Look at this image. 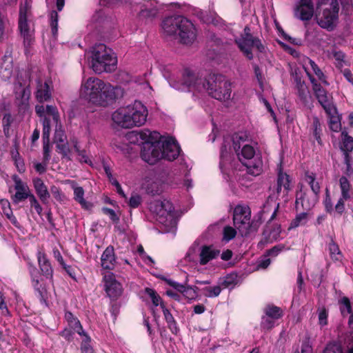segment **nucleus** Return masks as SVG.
I'll list each match as a JSON object with an SVG mask.
<instances>
[{
    "mask_svg": "<svg viewBox=\"0 0 353 353\" xmlns=\"http://www.w3.org/2000/svg\"><path fill=\"white\" fill-rule=\"evenodd\" d=\"M50 26L52 28V34L54 36L57 33L58 30V19L59 15L56 11H52L50 14Z\"/></svg>",
    "mask_w": 353,
    "mask_h": 353,
    "instance_id": "nucleus-56",
    "label": "nucleus"
},
{
    "mask_svg": "<svg viewBox=\"0 0 353 353\" xmlns=\"http://www.w3.org/2000/svg\"><path fill=\"white\" fill-rule=\"evenodd\" d=\"M28 198L29 199L31 208H34L37 212L39 214H41L43 209L37 200L36 197L32 194H30Z\"/></svg>",
    "mask_w": 353,
    "mask_h": 353,
    "instance_id": "nucleus-60",
    "label": "nucleus"
},
{
    "mask_svg": "<svg viewBox=\"0 0 353 353\" xmlns=\"http://www.w3.org/2000/svg\"><path fill=\"white\" fill-rule=\"evenodd\" d=\"M281 233V228L279 225H275L273 228L269 229V227L267 226L263 234L265 236V238L269 241H276L279 238Z\"/></svg>",
    "mask_w": 353,
    "mask_h": 353,
    "instance_id": "nucleus-35",
    "label": "nucleus"
},
{
    "mask_svg": "<svg viewBox=\"0 0 353 353\" xmlns=\"http://www.w3.org/2000/svg\"><path fill=\"white\" fill-rule=\"evenodd\" d=\"M309 63L310 64V66H311L313 72L318 77L319 80H321L324 83L327 84V81L325 79V77L324 74L321 70V69L318 67V65L315 63V62L314 61L310 59Z\"/></svg>",
    "mask_w": 353,
    "mask_h": 353,
    "instance_id": "nucleus-55",
    "label": "nucleus"
},
{
    "mask_svg": "<svg viewBox=\"0 0 353 353\" xmlns=\"http://www.w3.org/2000/svg\"><path fill=\"white\" fill-rule=\"evenodd\" d=\"M328 116V123L330 128L334 132H338L341 130V124L339 119V116L338 115V112L336 107L334 108V112L330 113L329 112H325Z\"/></svg>",
    "mask_w": 353,
    "mask_h": 353,
    "instance_id": "nucleus-33",
    "label": "nucleus"
},
{
    "mask_svg": "<svg viewBox=\"0 0 353 353\" xmlns=\"http://www.w3.org/2000/svg\"><path fill=\"white\" fill-rule=\"evenodd\" d=\"M323 203L325 205V211L327 212L332 214L334 212H335L336 213H337L335 211V208H334V207H333L330 194V191H329L328 188H326V190H325V198L323 201Z\"/></svg>",
    "mask_w": 353,
    "mask_h": 353,
    "instance_id": "nucleus-50",
    "label": "nucleus"
},
{
    "mask_svg": "<svg viewBox=\"0 0 353 353\" xmlns=\"http://www.w3.org/2000/svg\"><path fill=\"white\" fill-rule=\"evenodd\" d=\"M219 253V250L214 249L212 246H203L199 254L200 264L202 265H206L211 260L216 259Z\"/></svg>",
    "mask_w": 353,
    "mask_h": 353,
    "instance_id": "nucleus-26",
    "label": "nucleus"
},
{
    "mask_svg": "<svg viewBox=\"0 0 353 353\" xmlns=\"http://www.w3.org/2000/svg\"><path fill=\"white\" fill-rule=\"evenodd\" d=\"M14 182V188L16 193L13 196V201L16 203L28 199L30 194V190L27 184L23 183L17 175L13 176Z\"/></svg>",
    "mask_w": 353,
    "mask_h": 353,
    "instance_id": "nucleus-17",
    "label": "nucleus"
},
{
    "mask_svg": "<svg viewBox=\"0 0 353 353\" xmlns=\"http://www.w3.org/2000/svg\"><path fill=\"white\" fill-rule=\"evenodd\" d=\"M154 206L161 207V209H163V216L171 215V213L174 211V207L172 204L167 200L155 201L154 202Z\"/></svg>",
    "mask_w": 353,
    "mask_h": 353,
    "instance_id": "nucleus-36",
    "label": "nucleus"
},
{
    "mask_svg": "<svg viewBox=\"0 0 353 353\" xmlns=\"http://www.w3.org/2000/svg\"><path fill=\"white\" fill-rule=\"evenodd\" d=\"M37 90L35 92L36 98L38 101L43 103L48 101L52 96L51 91L47 81H43L38 78L36 80Z\"/></svg>",
    "mask_w": 353,
    "mask_h": 353,
    "instance_id": "nucleus-19",
    "label": "nucleus"
},
{
    "mask_svg": "<svg viewBox=\"0 0 353 353\" xmlns=\"http://www.w3.org/2000/svg\"><path fill=\"white\" fill-rule=\"evenodd\" d=\"M231 149L230 139H225L221 148V158L226 157Z\"/></svg>",
    "mask_w": 353,
    "mask_h": 353,
    "instance_id": "nucleus-59",
    "label": "nucleus"
},
{
    "mask_svg": "<svg viewBox=\"0 0 353 353\" xmlns=\"http://www.w3.org/2000/svg\"><path fill=\"white\" fill-rule=\"evenodd\" d=\"M19 28L23 33H27L28 31L26 11L22 8L19 11Z\"/></svg>",
    "mask_w": 353,
    "mask_h": 353,
    "instance_id": "nucleus-41",
    "label": "nucleus"
},
{
    "mask_svg": "<svg viewBox=\"0 0 353 353\" xmlns=\"http://www.w3.org/2000/svg\"><path fill=\"white\" fill-rule=\"evenodd\" d=\"M295 82L298 96L303 102L307 103L309 97V91L307 85L298 75L295 77Z\"/></svg>",
    "mask_w": 353,
    "mask_h": 353,
    "instance_id": "nucleus-30",
    "label": "nucleus"
},
{
    "mask_svg": "<svg viewBox=\"0 0 353 353\" xmlns=\"http://www.w3.org/2000/svg\"><path fill=\"white\" fill-rule=\"evenodd\" d=\"M105 290L110 298L116 299L121 294V285L112 275L105 276Z\"/></svg>",
    "mask_w": 353,
    "mask_h": 353,
    "instance_id": "nucleus-18",
    "label": "nucleus"
},
{
    "mask_svg": "<svg viewBox=\"0 0 353 353\" xmlns=\"http://www.w3.org/2000/svg\"><path fill=\"white\" fill-rule=\"evenodd\" d=\"M148 117V110L141 102L135 101L133 104L116 110L112 116V121L123 128L141 126Z\"/></svg>",
    "mask_w": 353,
    "mask_h": 353,
    "instance_id": "nucleus-3",
    "label": "nucleus"
},
{
    "mask_svg": "<svg viewBox=\"0 0 353 353\" xmlns=\"http://www.w3.org/2000/svg\"><path fill=\"white\" fill-rule=\"evenodd\" d=\"M43 123V140L50 141V121L47 117L42 119Z\"/></svg>",
    "mask_w": 353,
    "mask_h": 353,
    "instance_id": "nucleus-51",
    "label": "nucleus"
},
{
    "mask_svg": "<svg viewBox=\"0 0 353 353\" xmlns=\"http://www.w3.org/2000/svg\"><path fill=\"white\" fill-rule=\"evenodd\" d=\"M314 12L312 0H301L294 10V16L301 21H309L313 17Z\"/></svg>",
    "mask_w": 353,
    "mask_h": 353,
    "instance_id": "nucleus-16",
    "label": "nucleus"
},
{
    "mask_svg": "<svg viewBox=\"0 0 353 353\" xmlns=\"http://www.w3.org/2000/svg\"><path fill=\"white\" fill-rule=\"evenodd\" d=\"M328 249L330 252V254L331 258L333 260L339 261L341 257V254L339 250V246L336 244L332 239H331V242L328 245Z\"/></svg>",
    "mask_w": 353,
    "mask_h": 353,
    "instance_id": "nucleus-42",
    "label": "nucleus"
},
{
    "mask_svg": "<svg viewBox=\"0 0 353 353\" xmlns=\"http://www.w3.org/2000/svg\"><path fill=\"white\" fill-rule=\"evenodd\" d=\"M161 8V5L159 2L156 1H147L141 7L139 14L142 17L154 18L157 15Z\"/></svg>",
    "mask_w": 353,
    "mask_h": 353,
    "instance_id": "nucleus-22",
    "label": "nucleus"
},
{
    "mask_svg": "<svg viewBox=\"0 0 353 353\" xmlns=\"http://www.w3.org/2000/svg\"><path fill=\"white\" fill-rule=\"evenodd\" d=\"M77 333L74 330L68 327H66L63 331L61 332L60 335L65 339L70 341L73 339L74 334Z\"/></svg>",
    "mask_w": 353,
    "mask_h": 353,
    "instance_id": "nucleus-62",
    "label": "nucleus"
},
{
    "mask_svg": "<svg viewBox=\"0 0 353 353\" xmlns=\"http://www.w3.org/2000/svg\"><path fill=\"white\" fill-rule=\"evenodd\" d=\"M341 143L340 149L344 156V163L346 165L345 174H350L351 172V156L350 153L353 150V138L349 136L345 130L341 132Z\"/></svg>",
    "mask_w": 353,
    "mask_h": 353,
    "instance_id": "nucleus-12",
    "label": "nucleus"
},
{
    "mask_svg": "<svg viewBox=\"0 0 353 353\" xmlns=\"http://www.w3.org/2000/svg\"><path fill=\"white\" fill-rule=\"evenodd\" d=\"M33 184L35 191L41 201L43 203H46L50 195L43 180L40 178H35L33 179Z\"/></svg>",
    "mask_w": 353,
    "mask_h": 353,
    "instance_id": "nucleus-27",
    "label": "nucleus"
},
{
    "mask_svg": "<svg viewBox=\"0 0 353 353\" xmlns=\"http://www.w3.org/2000/svg\"><path fill=\"white\" fill-rule=\"evenodd\" d=\"M312 128H313V135H314L315 139L317 141V142L319 144H321V123H320L319 119L317 117L313 118Z\"/></svg>",
    "mask_w": 353,
    "mask_h": 353,
    "instance_id": "nucleus-44",
    "label": "nucleus"
},
{
    "mask_svg": "<svg viewBox=\"0 0 353 353\" xmlns=\"http://www.w3.org/2000/svg\"><path fill=\"white\" fill-rule=\"evenodd\" d=\"M12 74V67L10 64L3 63L0 66V77L2 80L7 81L10 79Z\"/></svg>",
    "mask_w": 353,
    "mask_h": 353,
    "instance_id": "nucleus-43",
    "label": "nucleus"
},
{
    "mask_svg": "<svg viewBox=\"0 0 353 353\" xmlns=\"http://www.w3.org/2000/svg\"><path fill=\"white\" fill-rule=\"evenodd\" d=\"M101 261L103 269L112 270L114 268L116 259L113 246L109 245L106 248L102 254Z\"/></svg>",
    "mask_w": 353,
    "mask_h": 353,
    "instance_id": "nucleus-25",
    "label": "nucleus"
},
{
    "mask_svg": "<svg viewBox=\"0 0 353 353\" xmlns=\"http://www.w3.org/2000/svg\"><path fill=\"white\" fill-rule=\"evenodd\" d=\"M239 161L246 167L247 172L254 176L259 175L263 166V161L259 155L255 154L254 148L248 144L244 145L239 152H237Z\"/></svg>",
    "mask_w": 353,
    "mask_h": 353,
    "instance_id": "nucleus-7",
    "label": "nucleus"
},
{
    "mask_svg": "<svg viewBox=\"0 0 353 353\" xmlns=\"http://www.w3.org/2000/svg\"><path fill=\"white\" fill-rule=\"evenodd\" d=\"M251 211L247 205H236L233 212V223L242 236H247L250 233L256 232L261 223V218L254 217L250 221Z\"/></svg>",
    "mask_w": 353,
    "mask_h": 353,
    "instance_id": "nucleus-6",
    "label": "nucleus"
},
{
    "mask_svg": "<svg viewBox=\"0 0 353 353\" xmlns=\"http://www.w3.org/2000/svg\"><path fill=\"white\" fill-rule=\"evenodd\" d=\"M339 303L340 305L341 314L343 316L350 314L348 319V323L349 325H351L353 323V314L351 313L352 306L350 299L344 296L339 301Z\"/></svg>",
    "mask_w": 353,
    "mask_h": 353,
    "instance_id": "nucleus-31",
    "label": "nucleus"
},
{
    "mask_svg": "<svg viewBox=\"0 0 353 353\" xmlns=\"http://www.w3.org/2000/svg\"><path fill=\"white\" fill-rule=\"evenodd\" d=\"M83 337L81 344V353H94V350L90 344L91 338L87 334V333L81 335Z\"/></svg>",
    "mask_w": 353,
    "mask_h": 353,
    "instance_id": "nucleus-39",
    "label": "nucleus"
},
{
    "mask_svg": "<svg viewBox=\"0 0 353 353\" xmlns=\"http://www.w3.org/2000/svg\"><path fill=\"white\" fill-rule=\"evenodd\" d=\"M14 94L16 99L21 100L22 103L27 101L30 95L29 83L21 82L19 77H18L14 84Z\"/></svg>",
    "mask_w": 353,
    "mask_h": 353,
    "instance_id": "nucleus-23",
    "label": "nucleus"
},
{
    "mask_svg": "<svg viewBox=\"0 0 353 353\" xmlns=\"http://www.w3.org/2000/svg\"><path fill=\"white\" fill-rule=\"evenodd\" d=\"M236 231L231 226H225L223 230V240L228 242L235 237Z\"/></svg>",
    "mask_w": 353,
    "mask_h": 353,
    "instance_id": "nucleus-47",
    "label": "nucleus"
},
{
    "mask_svg": "<svg viewBox=\"0 0 353 353\" xmlns=\"http://www.w3.org/2000/svg\"><path fill=\"white\" fill-rule=\"evenodd\" d=\"M236 275L228 274L223 278L222 282L221 283V285L223 288H232L236 283Z\"/></svg>",
    "mask_w": 353,
    "mask_h": 353,
    "instance_id": "nucleus-53",
    "label": "nucleus"
},
{
    "mask_svg": "<svg viewBox=\"0 0 353 353\" xmlns=\"http://www.w3.org/2000/svg\"><path fill=\"white\" fill-rule=\"evenodd\" d=\"M204 295L208 297H216L219 296L221 292V288L219 285L214 287H206L203 288Z\"/></svg>",
    "mask_w": 353,
    "mask_h": 353,
    "instance_id": "nucleus-49",
    "label": "nucleus"
},
{
    "mask_svg": "<svg viewBox=\"0 0 353 353\" xmlns=\"http://www.w3.org/2000/svg\"><path fill=\"white\" fill-rule=\"evenodd\" d=\"M0 311L1 314L4 316L10 314L9 310L7 307V305L5 302V298L3 294L0 292Z\"/></svg>",
    "mask_w": 353,
    "mask_h": 353,
    "instance_id": "nucleus-64",
    "label": "nucleus"
},
{
    "mask_svg": "<svg viewBox=\"0 0 353 353\" xmlns=\"http://www.w3.org/2000/svg\"><path fill=\"white\" fill-rule=\"evenodd\" d=\"M37 259L39 266L43 276L46 279H52L53 276V269L46 255L41 252H39L37 253Z\"/></svg>",
    "mask_w": 353,
    "mask_h": 353,
    "instance_id": "nucleus-24",
    "label": "nucleus"
},
{
    "mask_svg": "<svg viewBox=\"0 0 353 353\" xmlns=\"http://www.w3.org/2000/svg\"><path fill=\"white\" fill-rule=\"evenodd\" d=\"M353 338L350 335L344 339L343 345L336 343H328L323 350V353H353Z\"/></svg>",
    "mask_w": 353,
    "mask_h": 353,
    "instance_id": "nucleus-15",
    "label": "nucleus"
},
{
    "mask_svg": "<svg viewBox=\"0 0 353 353\" xmlns=\"http://www.w3.org/2000/svg\"><path fill=\"white\" fill-rule=\"evenodd\" d=\"M339 10L337 0H316L317 23L324 29L332 30L338 20Z\"/></svg>",
    "mask_w": 353,
    "mask_h": 353,
    "instance_id": "nucleus-5",
    "label": "nucleus"
},
{
    "mask_svg": "<svg viewBox=\"0 0 353 353\" xmlns=\"http://www.w3.org/2000/svg\"><path fill=\"white\" fill-rule=\"evenodd\" d=\"M317 199L316 196H313L310 199L305 192L301 191L296 195V208L297 210H299L301 208L305 210H310L316 204Z\"/></svg>",
    "mask_w": 353,
    "mask_h": 353,
    "instance_id": "nucleus-21",
    "label": "nucleus"
},
{
    "mask_svg": "<svg viewBox=\"0 0 353 353\" xmlns=\"http://www.w3.org/2000/svg\"><path fill=\"white\" fill-rule=\"evenodd\" d=\"M196 290H198V288L196 287H190V286H185L184 288V290L181 292L183 296L189 299H194L197 296Z\"/></svg>",
    "mask_w": 353,
    "mask_h": 353,
    "instance_id": "nucleus-57",
    "label": "nucleus"
},
{
    "mask_svg": "<svg viewBox=\"0 0 353 353\" xmlns=\"http://www.w3.org/2000/svg\"><path fill=\"white\" fill-rule=\"evenodd\" d=\"M68 327L72 329L74 332H76L80 336L86 333L83 330L81 323L78 319H76L74 321H70V322L68 323Z\"/></svg>",
    "mask_w": 353,
    "mask_h": 353,
    "instance_id": "nucleus-52",
    "label": "nucleus"
},
{
    "mask_svg": "<svg viewBox=\"0 0 353 353\" xmlns=\"http://www.w3.org/2000/svg\"><path fill=\"white\" fill-rule=\"evenodd\" d=\"M145 292L150 296L154 305L158 306L159 305L161 306V304L163 303L160 296L153 289L146 288Z\"/></svg>",
    "mask_w": 353,
    "mask_h": 353,
    "instance_id": "nucleus-45",
    "label": "nucleus"
},
{
    "mask_svg": "<svg viewBox=\"0 0 353 353\" xmlns=\"http://www.w3.org/2000/svg\"><path fill=\"white\" fill-rule=\"evenodd\" d=\"M162 27L167 34L173 35L179 32L180 28L191 30L192 23L183 16L175 15L165 18L163 21Z\"/></svg>",
    "mask_w": 353,
    "mask_h": 353,
    "instance_id": "nucleus-9",
    "label": "nucleus"
},
{
    "mask_svg": "<svg viewBox=\"0 0 353 353\" xmlns=\"http://www.w3.org/2000/svg\"><path fill=\"white\" fill-rule=\"evenodd\" d=\"M231 141H232V148L236 154H237V152H239L241 150V141H243V139L241 136L236 134L230 139V142Z\"/></svg>",
    "mask_w": 353,
    "mask_h": 353,
    "instance_id": "nucleus-58",
    "label": "nucleus"
},
{
    "mask_svg": "<svg viewBox=\"0 0 353 353\" xmlns=\"http://www.w3.org/2000/svg\"><path fill=\"white\" fill-rule=\"evenodd\" d=\"M265 313L266 316L273 319H278L283 316L281 309L275 305H268L265 308Z\"/></svg>",
    "mask_w": 353,
    "mask_h": 353,
    "instance_id": "nucleus-37",
    "label": "nucleus"
},
{
    "mask_svg": "<svg viewBox=\"0 0 353 353\" xmlns=\"http://www.w3.org/2000/svg\"><path fill=\"white\" fill-rule=\"evenodd\" d=\"M162 158L169 161L176 159L180 154L181 148L176 141L172 137H168L159 141Z\"/></svg>",
    "mask_w": 353,
    "mask_h": 353,
    "instance_id": "nucleus-11",
    "label": "nucleus"
},
{
    "mask_svg": "<svg viewBox=\"0 0 353 353\" xmlns=\"http://www.w3.org/2000/svg\"><path fill=\"white\" fill-rule=\"evenodd\" d=\"M54 140L55 143L65 142L66 141V136L61 128V124L59 123L56 124Z\"/></svg>",
    "mask_w": 353,
    "mask_h": 353,
    "instance_id": "nucleus-48",
    "label": "nucleus"
},
{
    "mask_svg": "<svg viewBox=\"0 0 353 353\" xmlns=\"http://www.w3.org/2000/svg\"><path fill=\"white\" fill-rule=\"evenodd\" d=\"M13 122V118L10 113H5L2 119V126L5 136L9 137L10 136V127Z\"/></svg>",
    "mask_w": 353,
    "mask_h": 353,
    "instance_id": "nucleus-40",
    "label": "nucleus"
},
{
    "mask_svg": "<svg viewBox=\"0 0 353 353\" xmlns=\"http://www.w3.org/2000/svg\"><path fill=\"white\" fill-rule=\"evenodd\" d=\"M339 185L341 192V196L335 205V211L338 214L341 215L345 210L344 201L350 199L351 184L346 176H342L339 179Z\"/></svg>",
    "mask_w": 353,
    "mask_h": 353,
    "instance_id": "nucleus-13",
    "label": "nucleus"
},
{
    "mask_svg": "<svg viewBox=\"0 0 353 353\" xmlns=\"http://www.w3.org/2000/svg\"><path fill=\"white\" fill-rule=\"evenodd\" d=\"M57 143V148L63 157H67L69 152L68 144L67 142H59Z\"/></svg>",
    "mask_w": 353,
    "mask_h": 353,
    "instance_id": "nucleus-63",
    "label": "nucleus"
},
{
    "mask_svg": "<svg viewBox=\"0 0 353 353\" xmlns=\"http://www.w3.org/2000/svg\"><path fill=\"white\" fill-rule=\"evenodd\" d=\"M169 83L174 89L181 91L191 88L199 92L206 90L209 95L219 101L230 99L231 96V83L222 74H210L208 79H202L185 69L181 81L170 79Z\"/></svg>",
    "mask_w": 353,
    "mask_h": 353,
    "instance_id": "nucleus-1",
    "label": "nucleus"
},
{
    "mask_svg": "<svg viewBox=\"0 0 353 353\" xmlns=\"http://www.w3.org/2000/svg\"><path fill=\"white\" fill-rule=\"evenodd\" d=\"M234 41L240 50L249 60L253 59L251 48H256L259 52L265 51V47L261 39L251 34V30L248 26L244 28L243 33L240 37L235 38Z\"/></svg>",
    "mask_w": 353,
    "mask_h": 353,
    "instance_id": "nucleus-8",
    "label": "nucleus"
},
{
    "mask_svg": "<svg viewBox=\"0 0 353 353\" xmlns=\"http://www.w3.org/2000/svg\"><path fill=\"white\" fill-rule=\"evenodd\" d=\"M307 219V213L302 212L297 214L295 219L292 221L290 228H296L301 225L306 223Z\"/></svg>",
    "mask_w": 353,
    "mask_h": 353,
    "instance_id": "nucleus-46",
    "label": "nucleus"
},
{
    "mask_svg": "<svg viewBox=\"0 0 353 353\" xmlns=\"http://www.w3.org/2000/svg\"><path fill=\"white\" fill-rule=\"evenodd\" d=\"M72 187L74 190V200L80 203L82 208L85 209H89L92 205L84 199V190L83 188L76 186L74 182H72Z\"/></svg>",
    "mask_w": 353,
    "mask_h": 353,
    "instance_id": "nucleus-32",
    "label": "nucleus"
},
{
    "mask_svg": "<svg viewBox=\"0 0 353 353\" xmlns=\"http://www.w3.org/2000/svg\"><path fill=\"white\" fill-rule=\"evenodd\" d=\"M319 103L325 112H334L335 106L332 102V97L328 93L317 99Z\"/></svg>",
    "mask_w": 353,
    "mask_h": 353,
    "instance_id": "nucleus-34",
    "label": "nucleus"
},
{
    "mask_svg": "<svg viewBox=\"0 0 353 353\" xmlns=\"http://www.w3.org/2000/svg\"><path fill=\"white\" fill-rule=\"evenodd\" d=\"M31 276L32 285L41 302H46L47 298V290L43 282V279L39 276L36 268L32 267L30 270Z\"/></svg>",
    "mask_w": 353,
    "mask_h": 353,
    "instance_id": "nucleus-14",
    "label": "nucleus"
},
{
    "mask_svg": "<svg viewBox=\"0 0 353 353\" xmlns=\"http://www.w3.org/2000/svg\"><path fill=\"white\" fill-rule=\"evenodd\" d=\"M123 90L121 87H114L96 77L83 79L80 88V96L89 103L101 106H106L119 97H121Z\"/></svg>",
    "mask_w": 353,
    "mask_h": 353,
    "instance_id": "nucleus-2",
    "label": "nucleus"
},
{
    "mask_svg": "<svg viewBox=\"0 0 353 353\" xmlns=\"http://www.w3.org/2000/svg\"><path fill=\"white\" fill-rule=\"evenodd\" d=\"M141 203V197L137 194H132L129 200L128 204L130 208H137Z\"/></svg>",
    "mask_w": 353,
    "mask_h": 353,
    "instance_id": "nucleus-61",
    "label": "nucleus"
},
{
    "mask_svg": "<svg viewBox=\"0 0 353 353\" xmlns=\"http://www.w3.org/2000/svg\"><path fill=\"white\" fill-rule=\"evenodd\" d=\"M305 181L310 185L311 190L314 194V196L318 198V195L320 192V185L318 182L315 181V175L312 173L311 174H305Z\"/></svg>",
    "mask_w": 353,
    "mask_h": 353,
    "instance_id": "nucleus-38",
    "label": "nucleus"
},
{
    "mask_svg": "<svg viewBox=\"0 0 353 353\" xmlns=\"http://www.w3.org/2000/svg\"><path fill=\"white\" fill-rule=\"evenodd\" d=\"M46 113L52 117V119L56 124L59 123V115L55 106L48 105L46 108Z\"/></svg>",
    "mask_w": 353,
    "mask_h": 353,
    "instance_id": "nucleus-54",
    "label": "nucleus"
},
{
    "mask_svg": "<svg viewBox=\"0 0 353 353\" xmlns=\"http://www.w3.org/2000/svg\"><path fill=\"white\" fill-rule=\"evenodd\" d=\"M161 308L162 309L164 319L168 324V328L173 334H176L179 331V328L174 316L170 313V310L165 307L164 303L161 304Z\"/></svg>",
    "mask_w": 353,
    "mask_h": 353,
    "instance_id": "nucleus-29",
    "label": "nucleus"
},
{
    "mask_svg": "<svg viewBox=\"0 0 353 353\" xmlns=\"http://www.w3.org/2000/svg\"><path fill=\"white\" fill-rule=\"evenodd\" d=\"M179 35L180 37V41L183 44L190 45L192 44L196 38V29L194 25L192 24V29L185 30L184 28H180L179 31Z\"/></svg>",
    "mask_w": 353,
    "mask_h": 353,
    "instance_id": "nucleus-28",
    "label": "nucleus"
},
{
    "mask_svg": "<svg viewBox=\"0 0 353 353\" xmlns=\"http://www.w3.org/2000/svg\"><path fill=\"white\" fill-rule=\"evenodd\" d=\"M91 67L98 74L110 72L114 70L117 58L112 50L103 43L96 44L92 50Z\"/></svg>",
    "mask_w": 353,
    "mask_h": 353,
    "instance_id": "nucleus-4",
    "label": "nucleus"
},
{
    "mask_svg": "<svg viewBox=\"0 0 353 353\" xmlns=\"http://www.w3.org/2000/svg\"><path fill=\"white\" fill-rule=\"evenodd\" d=\"M142 159L150 165H154L162 158L159 141L152 143L145 142L141 150Z\"/></svg>",
    "mask_w": 353,
    "mask_h": 353,
    "instance_id": "nucleus-10",
    "label": "nucleus"
},
{
    "mask_svg": "<svg viewBox=\"0 0 353 353\" xmlns=\"http://www.w3.org/2000/svg\"><path fill=\"white\" fill-rule=\"evenodd\" d=\"M291 189L292 186L290 176L283 172L280 168L276 180V193L280 194L283 192L284 195H287Z\"/></svg>",
    "mask_w": 353,
    "mask_h": 353,
    "instance_id": "nucleus-20",
    "label": "nucleus"
}]
</instances>
